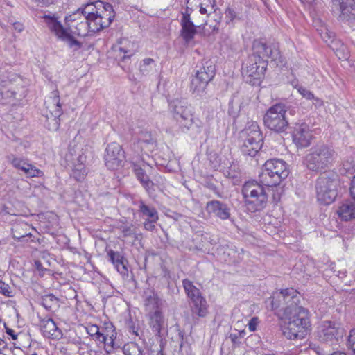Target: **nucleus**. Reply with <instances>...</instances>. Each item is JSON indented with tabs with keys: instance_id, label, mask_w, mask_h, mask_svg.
I'll use <instances>...</instances> for the list:
<instances>
[{
	"instance_id": "obj_44",
	"label": "nucleus",
	"mask_w": 355,
	"mask_h": 355,
	"mask_svg": "<svg viewBox=\"0 0 355 355\" xmlns=\"http://www.w3.org/2000/svg\"><path fill=\"white\" fill-rule=\"evenodd\" d=\"M133 171L136 175L137 179L141 184L142 183H144L145 181H147L149 180L148 175L146 174L144 169H143L138 164H133Z\"/></svg>"
},
{
	"instance_id": "obj_30",
	"label": "nucleus",
	"mask_w": 355,
	"mask_h": 355,
	"mask_svg": "<svg viewBox=\"0 0 355 355\" xmlns=\"http://www.w3.org/2000/svg\"><path fill=\"white\" fill-rule=\"evenodd\" d=\"M119 55L117 56H119V65L123 69L124 71L128 73V79L131 81H135L136 78L135 76L131 73L130 69L129 67L125 66V63L130 59V57L132 55V54L130 53L128 50H125L122 47H119Z\"/></svg>"
},
{
	"instance_id": "obj_47",
	"label": "nucleus",
	"mask_w": 355,
	"mask_h": 355,
	"mask_svg": "<svg viewBox=\"0 0 355 355\" xmlns=\"http://www.w3.org/2000/svg\"><path fill=\"white\" fill-rule=\"evenodd\" d=\"M141 186L145 189L150 197L155 196L157 189H159V187L150 179L145 181L144 183H142Z\"/></svg>"
},
{
	"instance_id": "obj_35",
	"label": "nucleus",
	"mask_w": 355,
	"mask_h": 355,
	"mask_svg": "<svg viewBox=\"0 0 355 355\" xmlns=\"http://www.w3.org/2000/svg\"><path fill=\"white\" fill-rule=\"evenodd\" d=\"M337 42V45H329V46L334 51L338 59L347 60L350 57V53L348 47L343 43H340L339 42Z\"/></svg>"
},
{
	"instance_id": "obj_54",
	"label": "nucleus",
	"mask_w": 355,
	"mask_h": 355,
	"mask_svg": "<svg viewBox=\"0 0 355 355\" xmlns=\"http://www.w3.org/2000/svg\"><path fill=\"white\" fill-rule=\"evenodd\" d=\"M259 324V318L257 317L252 318L248 322V329L250 331L253 332L256 331L257 327Z\"/></svg>"
},
{
	"instance_id": "obj_24",
	"label": "nucleus",
	"mask_w": 355,
	"mask_h": 355,
	"mask_svg": "<svg viewBox=\"0 0 355 355\" xmlns=\"http://www.w3.org/2000/svg\"><path fill=\"white\" fill-rule=\"evenodd\" d=\"M31 229L33 227L26 223H15L12 227V238L21 242L28 241V239H31V241L34 242L35 237L30 232Z\"/></svg>"
},
{
	"instance_id": "obj_25",
	"label": "nucleus",
	"mask_w": 355,
	"mask_h": 355,
	"mask_svg": "<svg viewBox=\"0 0 355 355\" xmlns=\"http://www.w3.org/2000/svg\"><path fill=\"white\" fill-rule=\"evenodd\" d=\"M338 214L345 221L355 219V202L351 200L344 201L339 207Z\"/></svg>"
},
{
	"instance_id": "obj_57",
	"label": "nucleus",
	"mask_w": 355,
	"mask_h": 355,
	"mask_svg": "<svg viewBox=\"0 0 355 355\" xmlns=\"http://www.w3.org/2000/svg\"><path fill=\"white\" fill-rule=\"evenodd\" d=\"M123 236L125 237L130 236L134 234L131 227H125L122 230Z\"/></svg>"
},
{
	"instance_id": "obj_21",
	"label": "nucleus",
	"mask_w": 355,
	"mask_h": 355,
	"mask_svg": "<svg viewBox=\"0 0 355 355\" xmlns=\"http://www.w3.org/2000/svg\"><path fill=\"white\" fill-rule=\"evenodd\" d=\"M205 210L208 214L222 220L231 219V208L224 202L218 200L208 201L205 206Z\"/></svg>"
},
{
	"instance_id": "obj_26",
	"label": "nucleus",
	"mask_w": 355,
	"mask_h": 355,
	"mask_svg": "<svg viewBox=\"0 0 355 355\" xmlns=\"http://www.w3.org/2000/svg\"><path fill=\"white\" fill-rule=\"evenodd\" d=\"M135 204L137 205L138 211L143 218L159 219L158 212L154 206L146 204L143 200H139Z\"/></svg>"
},
{
	"instance_id": "obj_48",
	"label": "nucleus",
	"mask_w": 355,
	"mask_h": 355,
	"mask_svg": "<svg viewBox=\"0 0 355 355\" xmlns=\"http://www.w3.org/2000/svg\"><path fill=\"white\" fill-rule=\"evenodd\" d=\"M99 344L104 345V349L107 354H112L116 348H118L119 346L117 344L112 340L108 339L106 340L105 342H98Z\"/></svg>"
},
{
	"instance_id": "obj_34",
	"label": "nucleus",
	"mask_w": 355,
	"mask_h": 355,
	"mask_svg": "<svg viewBox=\"0 0 355 355\" xmlns=\"http://www.w3.org/2000/svg\"><path fill=\"white\" fill-rule=\"evenodd\" d=\"M155 63L153 59L148 58L142 60L139 66V75L141 76H149L153 73Z\"/></svg>"
},
{
	"instance_id": "obj_27",
	"label": "nucleus",
	"mask_w": 355,
	"mask_h": 355,
	"mask_svg": "<svg viewBox=\"0 0 355 355\" xmlns=\"http://www.w3.org/2000/svg\"><path fill=\"white\" fill-rule=\"evenodd\" d=\"M190 308L192 315L200 318H205L209 313L207 302L205 297L194 300L191 302Z\"/></svg>"
},
{
	"instance_id": "obj_51",
	"label": "nucleus",
	"mask_w": 355,
	"mask_h": 355,
	"mask_svg": "<svg viewBox=\"0 0 355 355\" xmlns=\"http://www.w3.org/2000/svg\"><path fill=\"white\" fill-rule=\"evenodd\" d=\"M0 293L6 297H12V291L8 284L0 280Z\"/></svg>"
},
{
	"instance_id": "obj_11",
	"label": "nucleus",
	"mask_w": 355,
	"mask_h": 355,
	"mask_svg": "<svg viewBox=\"0 0 355 355\" xmlns=\"http://www.w3.org/2000/svg\"><path fill=\"white\" fill-rule=\"evenodd\" d=\"M240 150L245 156L254 157L262 147V132L256 122L252 123L240 132Z\"/></svg>"
},
{
	"instance_id": "obj_43",
	"label": "nucleus",
	"mask_w": 355,
	"mask_h": 355,
	"mask_svg": "<svg viewBox=\"0 0 355 355\" xmlns=\"http://www.w3.org/2000/svg\"><path fill=\"white\" fill-rule=\"evenodd\" d=\"M154 142L152 135L149 132H142L138 139V143L141 145V148L147 147L148 146L153 147Z\"/></svg>"
},
{
	"instance_id": "obj_28",
	"label": "nucleus",
	"mask_w": 355,
	"mask_h": 355,
	"mask_svg": "<svg viewBox=\"0 0 355 355\" xmlns=\"http://www.w3.org/2000/svg\"><path fill=\"white\" fill-rule=\"evenodd\" d=\"M187 3L199 7L200 12L202 15L207 14L209 15L215 11V0H187Z\"/></svg>"
},
{
	"instance_id": "obj_7",
	"label": "nucleus",
	"mask_w": 355,
	"mask_h": 355,
	"mask_svg": "<svg viewBox=\"0 0 355 355\" xmlns=\"http://www.w3.org/2000/svg\"><path fill=\"white\" fill-rule=\"evenodd\" d=\"M114 18V12L112 6L106 3L101 10H96V14L91 16L87 21H81L75 26L73 33L78 36H85L86 33H82V29L88 30L89 32L96 33L107 28Z\"/></svg>"
},
{
	"instance_id": "obj_46",
	"label": "nucleus",
	"mask_w": 355,
	"mask_h": 355,
	"mask_svg": "<svg viewBox=\"0 0 355 355\" xmlns=\"http://www.w3.org/2000/svg\"><path fill=\"white\" fill-rule=\"evenodd\" d=\"M226 24H230L235 20H241V17L237 15L236 11L232 8H227L225 12Z\"/></svg>"
},
{
	"instance_id": "obj_22",
	"label": "nucleus",
	"mask_w": 355,
	"mask_h": 355,
	"mask_svg": "<svg viewBox=\"0 0 355 355\" xmlns=\"http://www.w3.org/2000/svg\"><path fill=\"white\" fill-rule=\"evenodd\" d=\"M43 336L51 339L59 340L62 337V332L57 326L55 321L51 318H44L40 320Z\"/></svg>"
},
{
	"instance_id": "obj_33",
	"label": "nucleus",
	"mask_w": 355,
	"mask_h": 355,
	"mask_svg": "<svg viewBox=\"0 0 355 355\" xmlns=\"http://www.w3.org/2000/svg\"><path fill=\"white\" fill-rule=\"evenodd\" d=\"M106 3H104L101 1H97L95 3H87L85 6L84 8H80L82 14L83 15V19L87 21L91 16L96 14V10H101L103 8V6H105Z\"/></svg>"
},
{
	"instance_id": "obj_17",
	"label": "nucleus",
	"mask_w": 355,
	"mask_h": 355,
	"mask_svg": "<svg viewBox=\"0 0 355 355\" xmlns=\"http://www.w3.org/2000/svg\"><path fill=\"white\" fill-rule=\"evenodd\" d=\"M104 161L110 170H117L123 167L125 156L122 146L116 142L109 144L105 150Z\"/></svg>"
},
{
	"instance_id": "obj_4",
	"label": "nucleus",
	"mask_w": 355,
	"mask_h": 355,
	"mask_svg": "<svg viewBox=\"0 0 355 355\" xmlns=\"http://www.w3.org/2000/svg\"><path fill=\"white\" fill-rule=\"evenodd\" d=\"M287 322L282 327L283 335L289 340H297L304 338L311 326L309 311L306 309L297 306L294 309L284 315Z\"/></svg>"
},
{
	"instance_id": "obj_37",
	"label": "nucleus",
	"mask_w": 355,
	"mask_h": 355,
	"mask_svg": "<svg viewBox=\"0 0 355 355\" xmlns=\"http://www.w3.org/2000/svg\"><path fill=\"white\" fill-rule=\"evenodd\" d=\"M87 333L92 338V339L98 342L105 341V337L103 334V329L100 331V329L96 324L89 325L87 328Z\"/></svg>"
},
{
	"instance_id": "obj_32",
	"label": "nucleus",
	"mask_w": 355,
	"mask_h": 355,
	"mask_svg": "<svg viewBox=\"0 0 355 355\" xmlns=\"http://www.w3.org/2000/svg\"><path fill=\"white\" fill-rule=\"evenodd\" d=\"M182 286L191 302H193L194 300H200V297H204L200 290L189 279H184L182 280Z\"/></svg>"
},
{
	"instance_id": "obj_29",
	"label": "nucleus",
	"mask_w": 355,
	"mask_h": 355,
	"mask_svg": "<svg viewBox=\"0 0 355 355\" xmlns=\"http://www.w3.org/2000/svg\"><path fill=\"white\" fill-rule=\"evenodd\" d=\"M149 325L153 332L158 336H161V331L164 325V317L159 310H156L151 315Z\"/></svg>"
},
{
	"instance_id": "obj_55",
	"label": "nucleus",
	"mask_w": 355,
	"mask_h": 355,
	"mask_svg": "<svg viewBox=\"0 0 355 355\" xmlns=\"http://www.w3.org/2000/svg\"><path fill=\"white\" fill-rule=\"evenodd\" d=\"M6 333L11 337L12 340H17V334L15 332V331L7 327L6 324H4Z\"/></svg>"
},
{
	"instance_id": "obj_2",
	"label": "nucleus",
	"mask_w": 355,
	"mask_h": 355,
	"mask_svg": "<svg viewBox=\"0 0 355 355\" xmlns=\"http://www.w3.org/2000/svg\"><path fill=\"white\" fill-rule=\"evenodd\" d=\"M43 19L49 29L59 40L66 42L69 48L73 49V51H78L82 48V42L76 40L73 36L75 35L73 33L74 31L71 30L73 25L70 24L71 22H75L76 21H85L80 8L65 17V26L54 15H44Z\"/></svg>"
},
{
	"instance_id": "obj_18",
	"label": "nucleus",
	"mask_w": 355,
	"mask_h": 355,
	"mask_svg": "<svg viewBox=\"0 0 355 355\" xmlns=\"http://www.w3.org/2000/svg\"><path fill=\"white\" fill-rule=\"evenodd\" d=\"M49 103L53 104L54 110L49 111V115L46 116V122L44 125L50 131H57L60 125V117L62 114L61 109V104L60 102V96L58 90H54L51 92V96L49 99Z\"/></svg>"
},
{
	"instance_id": "obj_19",
	"label": "nucleus",
	"mask_w": 355,
	"mask_h": 355,
	"mask_svg": "<svg viewBox=\"0 0 355 355\" xmlns=\"http://www.w3.org/2000/svg\"><path fill=\"white\" fill-rule=\"evenodd\" d=\"M192 9L189 6L187 7L185 12L182 13L180 26L181 29L180 35L184 41L185 45H193L195 35L198 33L197 28L200 26H196L191 19V11Z\"/></svg>"
},
{
	"instance_id": "obj_15",
	"label": "nucleus",
	"mask_w": 355,
	"mask_h": 355,
	"mask_svg": "<svg viewBox=\"0 0 355 355\" xmlns=\"http://www.w3.org/2000/svg\"><path fill=\"white\" fill-rule=\"evenodd\" d=\"M346 331L340 323L325 320L318 327L317 337L322 343L329 345L338 344L343 341Z\"/></svg>"
},
{
	"instance_id": "obj_13",
	"label": "nucleus",
	"mask_w": 355,
	"mask_h": 355,
	"mask_svg": "<svg viewBox=\"0 0 355 355\" xmlns=\"http://www.w3.org/2000/svg\"><path fill=\"white\" fill-rule=\"evenodd\" d=\"M289 107L282 103L270 106L263 116L264 125L277 133L286 132L289 126L286 116Z\"/></svg>"
},
{
	"instance_id": "obj_52",
	"label": "nucleus",
	"mask_w": 355,
	"mask_h": 355,
	"mask_svg": "<svg viewBox=\"0 0 355 355\" xmlns=\"http://www.w3.org/2000/svg\"><path fill=\"white\" fill-rule=\"evenodd\" d=\"M298 92L302 96L303 98L311 100V98H314V94L306 87L300 86L297 88Z\"/></svg>"
},
{
	"instance_id": "obj_3",
	"label": "nucleus",
	"mask_w": 355,
	"mask_h": 355,
	"mask_svg": "<svg viewBox=\"0 0 355 355\" xmlns=\"http://www.w3.org/2000/svg\"><path fill=\"white\" fill-rule=\"evenodd\" d=\"M337 153L334 149L324 143L313 146L303 158V165L315 174L329 171L333 166Z\"/></svg>"
},
{
	"instance_id": "obj_8",
	"label": "nucleus",
	"mask_w": 355,
	"mask_h": 355,
	"mask_svg": "<svg viewBox=\"0 0 355 355\" xmlns=\"http://www.w3.org/2000/svg\"><path fill=\"white\" fill-rule=\"evenodd\" d=\"M266 303L277 315L284 318V315L291 313L295 306H299V293L293 288L283 289L279 292L273 293Z\"/></svg>"
},
{
	"instance_id": "obj_62",
	"label": "nucleus",
	"mask_w": 355,
	"mask_h": 355,
	"mask_svg": "<svg viewBox=\"0 0 355 355\" xmlns=\"http://www.w3.org/2000/svg\"><path fill=\"white\" fill-rule=\"evenodd\" d=\"M35 2L41 4L42 6H48L53 4L55 0H35Z\"/></svg>"
},
{
	"instance_id": "obj_10",
	"label": "nucleus",
	"mask_w": 355,
	"mask_h": 355,
	"mask_svg": "<svg viewBox=\"0 0 355 355\" xmlns=\"http://www.w3.org/2000/svg\"><path fill=\"white\" fill-rule=\"evenodd\" d=\"M241 193L247 209L252 213L263 210L268 204V196L264 187L256 181L245 182Z\"/></svg>"
},
{
	"instance_id": "obj_5",
	"label": "nucleus",
	"mask_w": 355,
	"mask_h": 355,
	"mask_svg": "<svg viewBox=\"0 0 355 355\" xmlns=\"http://www.w3.org/2000/svg\"><path fill=\"white\" fill-rule=\"evenodd\" d=\"M173 116L182 132L196 137L202 130L201 121L194 117L193 107L187 102L175 100L171 103Z\"/></svg>"
},
{
	"instance_id": "obj_60",
	"label": "nucleus",
	"mask_w": 355,
	"mask_h": 355,
	"mask_svg": "<svg viewBox=\"0 0 355 355\" xmlns=\"http://www.w3.org/2000/svg\"><path fill=\"white\" fill-rule=\"evenodd\" d=\"M12 27L18 33L22 32L23 30L24 29V25L21 23L18 22V21L13 23Z\"/></svg>"
},
{
	"instance_id": "obj_39",
	"label": "nucleus",
	"mask_w": 355,
	"mask_h": 355,
	"mask_svg": "<svg viewBox=\"0 0 355 355\" xmlns=\"http://www.w3.org/2000/svg\"><path fill=\"white\" fill-rule=\"evenodd\" d=\"M20 170L23 171L28 178H39L42 177L44 175V173L42 171L36 168L35 166L32 165L29 162L26 164L24 166H21V169Z\"/></svg>"
},
{
	"instance_id": "obj_45",
	"label": "nucleus",
	"mask_w": 355,
	"mask_h": 355,
	"mask_svg": "<svg viewBox=\"0 0 355 355\" xmlns=\"http://www.w3.org/2000/svg\"><path fill=\"white\" fill-rule=\"evenodd\" d=\"M105 329H103V334L105 337V341L111 339L114 341L116 338V332L115 327L112 323L105 324Z\"/></svg>"
},
{
	"instance_id": "obj_38",
	"label": "nucleus",
	"mask_w": 355,
	"mask_h": 355,
	"mask_svg": "<svg viewBox=\"0 0 355 355\" xmlns=\"http://www.w3.org/2000/svg\"><path fill=\"white\" fill-rule=\"evenodd\" d=\"M339 172L343 175H353L355 173V164L352 157H348L343 160Z\"/></svg>"
},
{
	"instance_id": "obj_41",
	"label": "nucleus",
	"mask_w": 355,
	"mask_h": 355,
	"mask_svg": "<svg viewBox=\"0 0 355 355\" xmlns=\"http://www.w3.org/2000/svg\"><path fill=\"white\" fill-rule=\"evenodd\" d=\"M7 160L9 162L13 167L17 169H21V166H24L28 163V160L24 157H17L14 154H10L7 156Z\"/></svg>"
},
{
	"instance_id": "obj_6",
	"label": "nucleus",
	"mask_w": 355,
	"mask_h": 355,
	"mask_svg": "<svg viewBox=\"0 0 355 355\" xmlns=\"http://www.w3.org/2000/svg\"><path fill=\"white\" fill-rule=\"evenodd\" d=\"M340 180L334 171L322 173L315 182V190L318 202L328 205L334 202L338 196Z\"/></svg>"
},
{
	"instance_id": "obj_14",
	"label": "nucleus",
	"mask_w": 355,
	"mask_h": 355,
	"mask_svg": "<svg viewBox=\"0 0 355 355\" xmlns=\"http://www.w3.org/2000/svg\"><path fill=\"white\" fill-rule=\"evenodd\" d=\"M195 78L191 80V89L201 97L207 94L206 87L216 75V66L211 60H202L196 65Z\"/></svg>"
},
{
	"instance_id": "obj_42",
	"label": "nucleus",
	"mask_w": 355,
	"mask_h": 355,
	"mask_svg": "<svg viewBox=\"0 0 355 355\" xmlns=\"http://www.w3.org/2000/svg\"><path fill=\"white\" fill-rule=\"evenodd\" d=\"M125 326L126 327V329L128 330V331L136 336H139L140 338V335L138 332L139 331V321L138 320H134L132 317H131V315L130 314L129 316H128V318H127L125 320Z\"/></svg>"
},
{
	"instance_id": "obj_16",
	"label": "nucleus",
	"mask_w": 355,
	"mask_h": 355,
	"mask_svg": "<svg viewBox=\"0 0 355 355\" xmlns=\"http://www.w3.org/2000/svg\"><path fill=\"white\" fill-rule=\"evenodd\" d=\"M331 11L338 21L349 26L355 24V0H331Z\"/></svg>"
},
{
	"instance_id": "obj_58",
	"label": "nucleus",
	"mask_w": 355,
	"mask_h": 355,
	"mask_svg": "<svg viewBox=\"0 0 355 355\" xmlns=\"http://www.w3.org/2000/svg\"><path fill=\"white\" fill-rule=\"evenodd\" d=\"M311 100L313 101V105L316 107H320L323 106V101L318 97H315L314 96V98H311Z\"/></svg>"
},
{
	"instance_id": "obj_1",
	"label": "nucleus",
	"mask_w": 355,
	"mask_h": 355,
	"mask_svg": "<svg viewBox=\"0 0 355 355\" xmlns=\"http://www.w3.org/2000/svg\"><path fill=\"white\" fill-rule=\"evenodd\" d=\"M252 51L242 64L241 73L244 81L252 86H259L264 79L269 58L272 64L280 69L286 64V60L282 55L277 44L254 40Z\"/></svg>"
},
{
	"instance_id": "obj_23",
	"label": "nucleus",
	"mask_w": 355,
	"mask_h": 355,
	"mask_svg": "<svg viewBox=\"0 0 355 355\" xmlns=\"http://www.w3.org/2000/svg\"><path fill=\"white\" fill-rule=\"evenodd\" d=\"M110 261L114 265L116 270L124 277L128 276V260L122 252L110 250L107 251Z\"/></svg>"
},
{
	"instance_id": "obj_9",
	"label": "nucleus",
	"mask_w": 355,
	"mask_h": 355,
	"mask_svg": "<svg viewBox=\"0 0 355 355\" xmlns=\"http://www.w3.org/2000/svg\"><path fill=\"white\" fill-rule=\"evenodd\" d=\"M0 87L1 104L16 105L27 94L24 80L21 76L15 73L10 74L7 80H2Z\"/></svg>"
},
{
	"instance_id": "obj_12",
	"label": "nucleus",
	"mask_w": 355,
	"mask_h": 355,
	"mask_svg": "<svg viewBox=\"0 0 355 355\" xmlns=\"http://www.w3.org/2000/svg\"><path fill=\"white\" fill-rule=\"evenodd\" d=\"M288 174L289 170L286 162L282 159H272L265 162L259 178L263 184L267 187H275L285 180Z\"/></svg>"
},
{
	"instance_id": "obj_50",
	"label": "nucleus",
	"mask_w": 355,
	"mask_h": 355,
	"mask_svg": "<svg viewBox=\"0 0 355 355\" xmlns=\"http://www.w3.org/2000/svg\"><path fill=\"white\" fill-rule=\"evenodd\" d=\"M204 186L214 192L216 196L222 198V193L219 191L216 185L209 179L205 180Z\"/></svg>"
},
{
	"instance_id": "obj_59",
	"label": "nucleus",
	"mask_w": 355,
	"mask_h": 355,
	"mask_svg": "<svg viewBox=\"0 0 355 355\" xmlns=\"http://www.w3.org/2000/svg\"><path fill=\"white\" fill-rule=\"evenodd\" d=\"M349 191L352 198L355 200V175L351 181Z\"/></svg>"
},
{
	"instance_id": "obj_36",
	"label": "nucleus",
	"mask_w": 355,
	"mask_h": 355,
	"mask_svg": "<svg viewBox=\"0 0 355 355\" xmlns=\"http://www.w3.org/2000/svg\"><path fill=\"white\" fill-rule=\"evenodd\" d=\"M122 350L124 355H145L142 347L135 342L125 344Z\"/></svg>"
},
{
	"instance_id": "obj_40",
	"label": "nucleus",
	"mask_w": 355,
	"mask_h": 355,
	"mask_svg": "<svg viewBox=\"0 0 355 355\" xmlns=\"http://www.w3.org/2000/svg\"><path fill=\"white\" fill-rule=\"evenodd\" d=\"M87 174V172L86 171L85 165L81 164H76L73 166L71 175L76 180L81 182L85 178Z\"/></svg>"
},
{
	"instance_id": "obj_61",
	"label": "nucleus",
	"mask_w": 355,
	"mask_h": 355,
	"mask_svg": "<svg viewBox=\"0 0 355 355\" xmlns=\"http://www.w3.org/2000/svg\"><path fill=\"white\" fill-rule=\"evenodd\" d=\"M148 355H164L163 354V347L160 346V349L157 350H154L150 349L148 351Z\"/></svg>"
},
{
	"instance_id": "obj_53",
	"label": "nucleus",
	"mask_w": 355,
	"mask_h": 355,
	"mask_svg": "<svg viewBox=\"0 0 355 355\" xmlns=\"http://www.w3.org/2000/svg\"><path fill=\"white\" fill-rule=\"evenodd\" d=\"M158 219H145L144 222V227L148 231L153 232L155 229V223Z\"/></svg>"
},
{
	"instance_id": "obj_56",
	"label": "nucleus",
	"mask_w": 355,
	"mask_h": 355,
	"mask_svg": "<svg viewBox=\"0 0 355 355\" xmlns=\"http://www.w3.org/2000/svg\"><path fill=\"white\" fill-rule=\"evenodd\" d=\"M355 344V329H352L347 338V345Z\"/></svg>"
},
{
	"instance_id": "obj_63",
	"label": "nucleus",
	"mask_w": 355,
	"mask_h": 355,
	"mask_svg": "<svg viewBox=\"0 0 355 355\" xmlns=\"http://www.w3.org/2000/svg\"><path fill=\"white\" fill-rule=\"evenodd\" d=\"M86 159H87V156L85 155H84L83 153H82L81 154H80L77 158V162L78 163L77 164H84L85 165V162H86Z\"/></svg>"
},
{
	"instance_id": "obj_64",
	"label": "nucleus",
	"mask_w": 355,
	"mask_h": 355,
	"mask_svg": "<svg viewBox=\"0 0 355 355\" xmlns=\"http://www.w3.org/2000/svg\"><path fill=\"white\" fill-rule=\"evenodd\" d=\"M184 334H185L184 331H183V330H179V331H178V336L180 339V349L183 347Z\"/></svg>"
},
{
	"instance_id": "obj_49",
	"label": "nucleus",
	"mask_w": 355,
	"mask_h": 355,
	"mask_svg": "<svg viewBox=\"0 0 355 355\" xmlns=\"http://www.w3.org/2000/svg\"><path fill=\"white\" fill-rule=\"evenodd\" d=\"M334 35L333 33L329 32L328 30L325 29L324 32H322L321 37L322 39L328 44V45H337L338 42L334 41Z\"/></svg>"
},
{
	"instance_id": "obj_20",
	"label": "nucleus",
	"mask_w": 355,
	"mask_h": 355,
	"mask_svg": "<svg viewBox=\"0 0 355 355\" xmlns=\"http://www.w3.org/2000/svg\"><path fill=\"white\" fill-rule=\"evenodd\" d=\"M312 138L309 125L304 122L295 123L293 127L292 139L297 148H306L311 144Z\"/></svg>"
},
{
	"instance_id": "obj_31",
	"label": "nucleus",
	"mask_w": 355,
	"mask_h": 355,
	"mask_svg": "<svg viewBox=\"0 0 355 355\" xmlns=\"http://www.w3.org/2000/svg\"><path fill=\"white\" fill-rule=\"evenodd\" d=\"M60 300L53 294L42 295L40 298L41 304L46 311H55L60 307Z\"/></svg>"
}]
</instances>
